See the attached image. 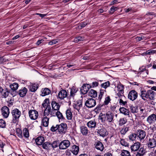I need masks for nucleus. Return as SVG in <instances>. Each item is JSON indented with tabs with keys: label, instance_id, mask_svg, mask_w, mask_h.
Masks as SVG:
<instances>
[{
	"label": "nucleus",
	"instance_id": "51",
	"mask_svg": "<svg viewBox=\"0 0 156 156\" xmlns=\"http://www.w3.org/2000/svg\"><path fill=\"white\" fill-rule=\"evenodd\" d=\"M51 130L52 132H55L56 130L58 132V125L52 126L51 128Z\"/></svg>",
	"mask_w": 156,
	"mask_h": 156
},
{
	"label": "nucleus",
	"instance_id": "47",
	"mask_svg": "<svg viewBox=\"0 0 156 156\" xmlns=\"http://www.w3.org/2000/svg\"><path fill=\"white\" fill-rule=\"evenodd\" d=\"M98 81L99 80H98L97 81L93 82L92 83L90 84V88H94L98 87L99 85Z\"/></svg>",
	"mask_w": 156,
	"mask_h": 156
},
{
	"label": "nucleus",
	"instance_id": "24",
	"mask_svg": "<svg viewBox=\"0 0 156 156\" xmlns=\"http://www.w3.org/2000/svg\"><path fill=\"white\" fill-rule=\"evenodd\" d=\"M140 143L138 142L134 143L133 145L131 147L132 151H137L140 147Z\"/></svg>",
	"mask_w": 156,
	"mask_h": 156
},
{
	"label": "nucleus",
	"instance_id": "38",
	"mask_svg": "<svg viewBox=\"0 0 156 156\" xmlns=\"http://www.w3.org/2000/svg\"><path fill=\"white\" fill-rule=\"evenodd\" d=\"M129 128V127L124 126L120 131V133L124 135L128 131Z\"/></svg>",
	"mask_w": 156,
	"mask_h": 156
},
{
	"label": "nucleus",
	"instance_id": "35",
	"mask_svg": "<svg viewBox=\"0 0 156 156\" xmlns=\"http://www.w3.org/2000/svg\"><path fill=\"white\" fill-rule=\"evenodd\" d=\"M9 93V89L7 88H6L4 90L1 94L4 97L6 98L8 96Z\"/></svg>",
	"mask_w": 156,
	"mask_h": 156
},
{
	"label": "nucleus",
	"instance_id": "36",
	"mask_svg": "<svg viewBox=\"0 0 156 156\" xmlns=\"http://www.w3.org/2000/svg\"><path fill=\"white\" fill-rule=\"evenodd\" d=\"M110 85V83L109 81H107L105 82L102 83L101 86V87L106 89L107 87H109Z\"/></svg>",
	"mask_w": 156,
	"mask_h": 156
},
{
	"label": "nucleus",
	"instance_id": "13",
	"mask_svg": "<svg viewBox=\"0 0 156 156\" xmlns=\"http://www.w3.org/2000/svg\"><path fill=\"white\" fill-rule=\"evenodd\" d=\"M2 114L4 117L7 118L9 114V109L6 106H5L2 108Z\"/></svg>",
	"mask_w": 156,
	"mask_h": 156
},
{
	"label": "nucleus",
	"instance_id": "1",
	"mask_svg": "<svg viewBox=\"0 0 156 156\" xmlns=\"http://www.w3.org/2000/svg\"><path fill=\"white\" fill-rule=\"evenodd\" d=\"M140 96L144 100L147 99L153 100L154 99L155 92L152 90H149L146 91L144 90H140Z\"/></svg>",
	"mask_w": 156,
	"mask_h": 156
},
{
	"label": "nucleus",
	"instance_id": "49",
	"mask_svg": "<svg viewBox=\"0 0 156 156\" xmlns=\"http://www.w3.org/2000/svg\"><path fill=\"white\" fill-rule=\"evenodd\" d=\"M56 115V116H57L58 118L59 119H63L64 118L62 115V114L60 112L58 111H57Z\"/></svg>",
	"mask_w": 156,
	"mask_h": 156
},
{
	"label": "nucleus",
	"instance_id": "19",
	"mask_svg": "<svg viewBox=\"0 0 156 156\" xmlns=\"http://www.w3.org/2000/svg\"><path fill=\"white\" fill-rule=\"evenodd\" d=\"M119 111L125 115H127L129 117H130V112L129 110L124 107L120 108H119Z\"/></svg>",
	"mask_w": 156,
	"mask_h": 156
},
{
	"label": "nucleus",
	"instance_id": "40",
	"mask_svg": "<svg viewBox=\"0 0 156 156\" xmlns=\"http://www.w3.org/2000/svg\"><path fill=\"white\" fill-rule=\"evenodd\" d=\"M105 91H106L105 90H104V89H101L100 90V93L98 97V99L99 100V101H101Z\"/></svg>",
	"mask_w": 156,
	"mask_h": 156
},
{
	"label": "nucleus",
	"instance_id": "15",
	"mask_svg": "<svg viewBox=\"0 0 156 156\" xmlns=\"http://www.w3.org/2000/svg\"><path fill=\"white\" fill-rule=\"evenodd\" d=\"M136 134L137 136L140 140H143L146 135V132L142 130H139L138 131L137 133Z\"/></svg>",
	"mask_w": 156,
	"mask_h": 156
},
{
	"label": "nucleus",
	"instance_id": "28",
	"mask_svg": "<svg viewBox=\"0 0 156 156\" xmlns=\"http://www.w3.org/2000/svg\"><path fill=\"white\" fill-rule=\"evenodd\" d=\"M80 129L81 133L84 135H86L88 133V130L87 127L85 126H80Z\"/></svg>",
	"mask_w": 156,
	"mask_h": 156
},
{
	"label": "nucleus",
	"instance_id": "63",
	"mask_svg": "<svg viewBox=\"0 0 156 156\" xmlns=\"http://www.w3.org/2000/svg\"><path fill=\"white\" fill-rule=\"evenodd\" d=\"M44 41V40L43 39H41L40 40H39L36 43V45L38 46L41 44Z\"/></svg>",
	"mask_w": 156,
	"mask_h": 156
},
{
	"label": "nucleus",
	"instance_id": "20",
	"mask_svg": "<svg viewBox=\"0 0 156 156\" xmlns=\"http://www.w3.org/2000/svg\"><path fill=\"white\" fill-rule=\"evenodd\" d=\"M78 89L77 88L73 87L71 89L69 98L73 99L74 96L76 95V93L78 91Z\"/></svg>",
	"mask_w": 156,
	"mask_h": 156
},
{
	"label": "nucleus",
	"instance_id": "45",
	"mask_svg": "<svg viewBox=\"0 0 156 156\" xmlns=\"http://www.w3.org/2000/svg\"><path fill=\"white\" fill-rule=\"evenodd\" d=\"M111 101L110 98L109 96H108L105 98V100L104 101L103 105H107Z\"/></svg>",
	"mask_w": 156,
	"mask_h": 156
},
{
	"label": "nucleus",
	"instance_id": "53",
	"mask_svg": "<svg viewBox=\"0 0 156 156\" xmlns=\"http://www.w3.org/2000/svg\"><path fill=\"white\" fill-rule=\"evenodd\" d=\"M123 92L124 91H119V92L117 94V95L119 98H125V97L123 94Z\"/></svg>",
	"mask_w": 156,
	"mask_h": 156
},
{
	"label": "nucleus",
	"instance_id": "2",
	"mask_svg": "<svg viewBox=\"0 0 156 156\" xmlns=\"http://www.w3.org/2000/svg\"><path fill=\"white\" fill-rule=\"evenodd\" d=\"M100 119L102 122L108 123L113 122L114 114L112 112H108L106 114L100 115Z\"/></svg>",
	"mask_w": 156,
	"mask_h": 156
},
{
	"label": "nucleus",
	"instance_id": "22",
	"mask_svg": "<svg viewBox=\"0 0 156 156\" xmlns=\"http://www.w3.org/2000/svg\"><path fill=\"white\" fill-rule=\"evenodd\" d=\"M49 119V117L43 116L42 119V123L44 126L47 127L48 126Z\"/></svg>",
	"mask_w": 156,
	"mask_h": 156
},
{
	"label": "nucleus",
	"instance_id": "60",
	"mask_svg": "<svg viewBox=\"0 0 156 156\" xmlns=\"http://www.w3.org/2000/svg\"><path fill=\"white\" fill-rule=\"evenodd\" d=\"M137 153L140 154H142V155H143L145 153V151L143 148H141L140 149L139 152Z\"/></svg>",
	"mask_w": 156,
	"mask_h": 156
},
{
	"label": "nucleus",
	"instance_id": "21",
	"mask_svg": "<svg viewBox=\"0 0 156 156\" xmlns=\"http://www.w3.org/2000/svg\"><path fill=\"white\" fill-rule=\"evenodd\" d=\"M51 111V108L50 105H47L46 108L44 110L43 116L47 117L50 114Z\"/></svg>",
	"mask_w": 156,
	"mask_h": 156
},
{
	"label": "nucleus",
	"instance_id": "6",
	"mask_svg": "<svg viewBox=\"0 0 156 156\" xmlns=\"http://www.w3.org/2000/svg\"><path fill=\"white\" fill-rule=\"evenodd\" d=\"M30 118L33 120L36 119L38 116V112L35 110H30L28 112Z\"/></svg>",
	"mask_w": 156,
	"mask_h": 156
},
{
	"label": "nucleus",
	"instance_id": "52",
	"mask_svg": "<svg viewBox=\"0 0 156 156\" xmlns=\"http://www.w3.org/2000/svg\"><path fill=\"white\" fill-rule=\"evenodd\" d=\"M6 126L5 122L2 119H0V127L2 128H4Z\"/></svg>",
	"mask_w": 156,
	"mask_h": 156
},
{
	"label": "nucleus",
	"instance_id": "33",
	"mask_svg": "<svg viewBox=\"0 0 156 156\" xmlns=\"http://www.w3.org/2000/svg\"><path fill=\"white\" fill-rule=\"evenodd\" d=\"M9 87L13 91H15L18 89L19 85L17 83H14L10 84Z\"/></svg>",
	"mask_w": 156,
	"mask_h": 156
},
{
	"label": "nucleus",
	"instance_id": "14",
	"mask_svg": "<svg viewBox=\"0 0 156 156\" xmlns=\"http://www.w3.org/2000/svg\"><path fill=\"white\" fill-rule=\"evenodd\" d=\"M67 93L65 90H60L58 94V98L62 100L67 96Z\"/></svg>",
	"mask_w": 156,
	"mask_h": 156
},
{
	"label": "nucleus",
	"instance_id": "44",
	"mask_svg": "<svg viewBox=\"0 0 156 156\" xmlns=\"http://www.w3.org/2000/svg\"><path fill=\"white\" fill-rule=\"evenodd\" d=\"M16 133L17 134L18 136L20 138H22L23 136L22 135V132L20 129L17 128L16 129Z\"/></svg>",
	"mask_w": 156,
	"mask_h": 156
},
{
	"label": "nucleus",
	"instance_id": "31",
	"mask_svg": "<svg viewBox=\"0 0 156 156\" xmlns=\"http://www.w3.org/2000/svg\"><path fill=\"white\" fill-rule=\"evenodd\" d=\"M66 113L67 119L69 120H71L72 119V115L71 110L70 109H67L66 111Z\"/></svg>",
	"mask_w": 156,
	"mask_h": 156
},
{
	"label": "nucleus",
	"instance_id": "50",
	"mask_svg": "<svg viewBox=\"0 0 156 156\" xmlns=\"http://www.w3.org/2000/svg\"><path fill=\"white\" fill-rule=\"evenodd\" d=\"M84 37L81 36H79L76 37L74 39V41L76 43L83 41Z\"/></svg>",
	"mask_w": 156,
	"mask_h": 156
},
{
	"label": "nucleus",
	"instance_id": "5",
	"mask_svg": "<svg viewBox=\"0 0 156 156\" xmlns=\"http://www.w3.org/2000/svg\"><path fill=\"white\" fill-rule=\"evenodd\" d=\"M96 102L95 100L92 98L88 99L85 102V105L89 108H92L96 105Z\"/></svg>",
	"mask_w": 156,
	"mask_h": 156
},
{
	"label": "nucleus",
	"instance_id": "46",
	"mask_svg": "<svg viewBox=\"0 0 156 156\" xmlns=\"http://www.w3.org/2000/svg\"><path fill=\"white\" fill-rule=\"evenodd\" d=\"M136 136L137 134L136 133H132L128 137L130 140L133 141L135 140Z\"/></svg>",
	"mask_w": 156,
	"mask_h": 156
},
{
	"label": "nucleus",
	"instance_id": "56",
	"mask_svg": "<svg viewBox=\"0 0 156 156\" xmlns=\"http://www.w3.org/2000/svg\"><path fill=\"white\" fill-rule=\"evenodd\" d=\"M119 103L120 105H125L127 103L126 101H124L123 100L124 98H119Z\"/></svg>",
	"mask_w": 156,
	"mask_h": 156
},
{
	"label": "nucleus",
	"instance_id": "7",
	"mask_svg": "<svg viewBox=\"0 0 156 156\" xmlns=\"http://www.w3.org/2000/svg\"><path fill=\"white\" fill-rule=\"evenodd\" d=\"M69 141L66 140L61 141L59 145V149H65L69 147L70 145Z\"/></svg>",
	"mask_w": 156,
	"mask_h": 156
},
{
	"label": "nucleus",
	"instance_id": "4",
	"mask_svg": "<svg viewBox=\"0 0 156 156\" xmlns=\"http://www.w3.org/2000/svg\"><path fill=\"white\" fill-rule=\"evenodd\" d=\"M146 145L149 148H152L156 146V136L149 138L147 140Z\"/></svg>",
	"mask_w": 156,
	"mask_h": 156
},
{
	"label": "nucleus",
	"instance_id": "64",
	"mask_svg": "<svg viewBox=\"0 0 156 156\" xmlns=\"http://www.w3.org/2000/svg\"><path fill=\"white\" fill-rule=\"evenodd\" d=\"M117 8L114 7V6H112L110 9L111 11L112 12H111L112 13L114 12H115Z\"/></svg>",
	"mask_w": 156,
	"mask_h": 156
},
{
	"label": "nucleus",
	"instance_id": "37",
	"mask_svg": "<svg viewBox=\"0 0 156 156\" xmlns=\"http://www.w3.org/2000/svg\"><path fill=\"white\" fill-rule=\"evenodd\" d=\"M103 105L99 104L94 109V111L96 113H98L101 109L102 107L103 106Z\"/></svg>",
	"mask_w": 156,
	"mask_h": 156
},
{
	"label": "nucleus",
	"instance_id": "29",
	"mask_svg": "<svg viewBox=\"0 0 156 156\" xmlns=\"http://www.w3.org/2000/svg\"><path fill=\"white\" fill-rule=\"evenodd\" d=\"M87 126L90 128L92 129L94 128L96 125V123L95 120H91L87 123Z\"/></svg>",
	"mask_w": 156,
	"mask_h": 156
},
{
	"label": "nucleus",
	"instance_id": "26",
	"mask_svg": "<svg viewBox=\"0 0 156 156\" xmlns=\"http://www.w3.org/2000/svg\"><path fill=\"white\" fill-rule=\"evenodd\" d=\"M79 150V147L78 146L74 145L72 146L71 151L74 154L77 155L78 154Z\"/></svg>",
	"mask_w": 156,
	"mask_h": 156
},
{
	"label": "nucleus",
	"instance_id": "59",
	"mask_svg": "<svg viewBox=\"0 0 156 156\" xmlns=\"http://www.w3.org/2000/svg\"><path fill=\"white\" fill-rule=\"evenodd\" d=\"M76 104L80 108L82 106V102L81 100H80L77 102Z\"/></svg>",
	"mask_w": 156,
	"mask_h": 156
},
{
	"label": "nucleus",
	"instance_id": "57",
	"mask_svg": "<svg viewBox=\"0 0 156 156\" xmlns=\"http://www.w3.org/2000/svg\"><path fill=\"white\" fill-rule=\"evenodd\" d=\"M58 42L57 39L53 40L48 42V44L50 45H52L56 44Z\"/></svg>",
	"mask_w": 156,
	"mask_h": 156
},
{
	"label": "nucleus",
	"instance_id": "10",
	"mask_svg": "<svg viewBox=\"0 0 156 156\" xmlns=\"http://www.w3.org/2000/svg\"><path fill=\"white\" fill-rule=\"evenodd\" d=\"M90 88V84H83V86L80 88V91L83 94H85L87 93Z\"/></svg>",
	"mask_w": 156,
	"mask_h": 156
},
{
	"label": "nucleus",
	"instance_id": "32",
	"mask_svg": "<svg viewBox=\"0 0 156 156\" xmlns=\"http://www.w3.org/2000/svg\"><path fill=\"white\" fill-rule=\"evenodd\" d=\"M43 148L45 149H50L51 147V143L49 142H46L42 145Z\"/></svg>",
	"mask_w": 156,
	"mask_h": 156
},
{
	"label": "nucleus",
	"instance_id": "43",
	"mask_svg": "<svg viewBox=\"0 0 156 156\" xmlns=\"http://www.w3.org/2000/svg\"><path fill=\"white\" fill-rule=\"evenodd\" d=\"M121 156H131L130 152L125 150H123L121 154Z\"/></svg>",
	"mask_w": 156,
	"mask_h": 156
},
{
	"label": "nucleus",
	"instance_id": "48",
	"mask_svg": "<svg viewBox=\"0 0 156 156\" xmlns=\"http://www.w3.org/2000/svg\"><path fill=\"white\" fill-rule=\"evenodd\" d=\"M88 23L87 21H84L82 23H81L78 26V27L79 29H81L83 28L84 27L86 26L87 24Z\"/></svg>",
	"mask_w": 156,
	"mask_h": 156
},
{
	"label": "nucleus",
	"instance_id": "16",
	"mask_svg": "<svg viewBox=\"0 0 156 156\" xmlns=\"http://www.w3.org/2000/svg\"><path fill=\"white\" fill-rule=\"evenodd\" d=\"M28 91L27 89L25 87H22L19 90L18 92V94L20 97H24L27 94Z\"/></svg>",
	"mask_w": 156,
	"mask_h": 156
},
{
	"label": "nucleus",
	"instance_id": "17",
	"mask_svg": "<svg viewBox=\"0 0 156 156\" xmlns=\"http://www.w3.org/2000/svg\"><path fill=\"white\" fill-rule=\"evenodd\" d=\"M51 106L52 109L58 111L60 107L59 104L55 101L53 100L51 101Z\"/></svg>",
	"mask_w": 156,
	"mask_h": 156
},
{
	"label": "nucleus",
	"instance_id": "11",
	"mask_svg": "<svg viewBox=\"0 0 156 156\" xmlns=\"http://www.w3.org/2000/svg\"><path fill=\"white\" fill-rule=\"evenodd\" d=\"M156 121V115L152 114L148 116L147 119V121L149 124L154 123Z\"/></svg>",
	"mask_w": 156,
	"mask_h": 156
},
{
	"label": "nucleus",
	"instance_id": "55",
	"mask_svg": "<svg viewBox=\"0 0 156 156\" xmlns=\"http://www.w3.org/2000/svg\"><path fill=\"white\" fill-rule=\"evenodd\" d=\"M120 144L123 146L126 147L128 145V143L123 139H121L120 141Z\"/></svg>",
	"mask_w": 156,
	"mask_h": 156
},
{
	"label": "nucleus",
	"instance_id": "42",
	"mask_svg": "<svg viewBox=\"0 0 156 156\" xmlns=\"http://www.w3.org/2000/svg\"><path fill=\"white\" fill-rule=\"evenodd\" d=\"M130 110L132 113H137L138 112V107L131 106L130 107Z\"/></svg>",
	"mask_w": 156,
	"mask_h": 156
},
{
	"label": "nucleus",
	"instance_id": "62",
	"mask_svg": "<svg viewBox=\"0 0 156 156\" xmlns=\"http://www.w3.org/2000/svg\"><path fill=\"white\" fill-rule=\"evenodd\" d=\"M139 109L141 113H144L145 112V109L144 107H140L139 108Z\"/></svg>",
	"mask_w": 156,
	"mask_h": 156
},
{
	"label": "nucleus",
	"instance_id": "12",
	"mask_svg": "<svg viewBox=\"0 0 156 156\" xmlns=\"http://www.w3.org/2000/svg\"><path fill=\"white\" fill-rule=\"evenodd\" d=\"M94 145L95 148L101 151H102L104 149V145L99 140L96 141Z\"/></svg>",
	"mask_w": 156,
	"mask_h": 156
},
{
	"label": "nucleus",
	"instance_id": "27",
	"mask_svg": "<svg viewBox=\"0 0 156 156\" xmlns=\"http://www.w3.org/2000/svg\"><path fill=\"white\" fill-rule=\"evenodd\" d=\"M44 137L42 136H39L35 140L36 144L38 145H41L44 141Z\"/></svg>",
	"mask_w": 156,
	"mask_h": 156
},
{
	"label": "nucleus",
	"instance_id": "34",
	"mask_svg": "<svg viewBox=\"0 0 156 156\" xmlns=\"http://www.w3.org/2000/svg\"><path fill=\"white\" fill-rule=\"evenodd\" d=\"M127 120L125 118H121L119 121V125L121 126L126 123Z\"/></svg>",
	"mask_w": 156,
	"mask_h": 156
},
{
	"label": "nucleus",
	"instance_id": "8",
	"mask_svg": "<svg viewBox=\"0 0 156 156\" xmlns=\"http://www.w3.org/2000/svg\"><path fill=\"white\" fill-rule=\"evenodd\" d=\"M67 129V125L64 123L58 125V132L60 133H65Z\"/></svg>",
	"mask_w": 156,
	"mask_h": 156
},
{
	"label": "nucleus",
	"instance_id": "54",
	"mask_svg": "<svg viewBox=\"0 0 156 156\" xmlns=\"http://www.w3.org/2000/svg\"><path fill=\"white\" fill-rule=\"evenodd\" d=\"M117 88L118 91H124V86L121 84L118 85Z\"/></svg>",
	"mask_w": 156,
	"mask_h": 156
},
{
	"label": "nucleus",
	"instance_id": "18",
	"mask_svg": "<svg viewBox=\"0 0 156 156\" xmlns=\"http://www.w3.org/2000/svg\"><path fill=\"white\" fill-rule=\"evenodd\" d=\"M98 133L100 136L104 137L108 135V133L105 129H98L97 131Z\"/></svg>",
	"mask_w": 156,
	"mask_h": 156
},
{
	"label": "nucleus",
	"instance_id": "9",
	"mask_svg": "<svg viewBox=\"0 0 156 156\" xmlns=\"http://www.w3.org/2000/svg\"><path fill=\"white\" fill-rule=\"evenodd\" d=\"M128 97L130 100L133 101L137 98L138 93L135 90H132L129 92Z\"/></svg>",
	"mask_w": 156,
	"mask_h": 156
},
{
	"label": "nucleus",
	"instance_id": "3",
	"mask_svg": "<svg viewBox=\"0 0 156 156\" xmlns=\"http://www.w3.org/2000/svg\"><path fill=\"white\" fill-rule=\"evenodd\" d=\"M21 112L18 109L15 108L12 112L13 118L12 122L14 123L17 122L21 115Z\"/></svg>",
	"mask_w": 156,
	"mask_h": 156
},
{
	"label": "nucleus",
	"instance_id": "61",
	"mask_svg": "<svg viewBox=\"0 0 156 156\" xmlns=\"http://www.w3.org/2000/svg\"><path fill=\"white\" fill-rule=\"evenodd\" d=\"M56 110H54L52 109V110L51 112V113L50 114V115H51V117L52 116H55L56 115V112H55V111Z\"/></svg>",
	"mask_w": 156,
	"mask_h": 156
},
{
	"label": "nucleus",
	"instance_id": "25",
	"mask_svg": "<svg viewBox=\"0 0 156 156\" xmlns=\"http://www.w3.org/2000/svg\"><path fill=\"white\" fill-rule=\"evenodd\" d=\"M38 87L37 84L35 83L31 84L29 86V90L32 92H35Z\"/></svg>",
	"mask_w": 156,
	"mask_h": 156
},
{
	"label": "nucleus",
	"instance_id": "58",
	"mask_svg": "<svg viewBox=\"0 0 156 156\" xmlns=\"http://www.w3.org/2000/svg\"><path fill=\"white\" fill-rule=\"evenodd\" d=\"M58 141H54L51 143L52 148H56L58 147L57 142Z\"/></svg>",
	"mask_w": 156,
	"mask_h": 156
},
{
	"label": "nucleus",
	"instance_id": "39",
	"mask_svg": "<svg viewBox=\"0 0 156 156\" xmlns=\"http://www.w3.org/2000/svg\"><path fill=\"white\" fill-rule=\"evenodd\" d=\"M156 53V51L155 50H149L146 51L143 54L144 55H153Z\"/></svg>",
	"mask_w": 156,
	"mask_h": 156
},
{
	"label": "nucleus",
	"instance_id": "23",
	"mask_svg": "<svg viewBox=\"0 0 156 156\" xmlns=\"http://www.w3.org/2000/svg\"><path fill=\"white\" fill-rule=\"evenodd\" d=\"M41 95L42 96H44L49 94L51 93V90L48 88H45L41 90Z\"/></svg>",
	"mask_w": 156,
	"mask_h": 156
},
{
	"label": "nucleus",
	"instance_id": "41",
	"mask_svg": "<svg viewBox=\"0 0 156 156\" xmlns=\"http://www.w3.org/2000/svg\"><path fill=\"white\" fill-rule=\"evenodd\" d=\"M23 135L26 138H28L29 136V132L28 129L25 128L23 129Z\"/></svg>",
	"mask_w": 156,
	"mask_h": 156
},
{
	"label": "nucleus",
	"instance_id": "30",
	"mask_svg": "<svg viewBox=\"0 0 156 156\" xmlns=\"http://www.w3.org/2000/svg\"><path fill=\"white\" fill-rule=\"evenodd\" d=\"M88 95L91 97L95 98L97 96V92L93 89H91L88 93Z\"/></svg>",
	"mask_w": 156,
	"mask_h": 156
}]
</instances>
